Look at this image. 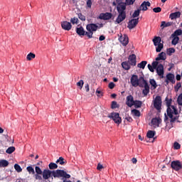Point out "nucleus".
Segmentation results:
<instances>
[{"label":"nucleus","mask_w":182,"mask_h":182,"mask_svg":"<svg viewBox=\"0 0 182 182\" xmlns=\"http://www.w3.org/2000/svg\"><path fill=\"white\" fill-rule=\"evenodd\" d=\"M130 82L134 87H137V86H139V87H144L142 90L144 96H147V94L150 93V86H149V82H147V80H144V77H140L139 78L137 75H132Z\"/></svg>","instance_id":"1"},{"label":"nucleus","mask_w":182,"mask_h":182,"mask_svg":"<svg viewBox=\"0 0 182 182\" xmlns=\"http://www.w3.org/2000/svg\"><path fill=\"white\" fill-rule=\"evenodd\" d=\"M166 105L167 107L166 109V114L168 116L170 119V123L173 124L176 122V120H178L180 119V114H178V109L174 105H171V102H173L172 99H168V97H166Z\"/></svg>","instance_id":"2"},{"label":"nucleus","mask_w":182,"mask_h":182,"mask_svg":"<svg viewBox=\"0 0 182 182\" xmlns=\"http://www.w3.org/2000/svg\"><path fill=\"white\" fill-rule=\"evenodd\" d=\"M117 11L118 12V16L115 22L117 23H122L124 19H126V4L122 3L117 6Z\"/></svg>","instance_id":"3"},{"label":"nucleus","mask_w":182,"mask_h":182,"mask_svg":"<svg viewBox=\"0 0 182 182\" xmlns=\"http://www.w3.org/2000/svg\"><path fill=\"white\" fill-rule=\"evenodd\" d=\"M99 26L96 23H89L86 26V29L88 31L87 33L88 39L93 38V32H96Z\"/></svg>","instance_id":"4"},{"label":"nucleus","mask_w":182,"mask_h":182,"mask_svg":"<svg viewBox=\"0 0 182 182\" xmlns=\"http://www.w3.org/2000/svg\"><path fill=\"white\" fill-rule=\"evenodd\" d=\"M152 41L154 46H157L156 48V52H161V49L164 48V46L161 43V38L160 36H155Z\"/></svg>","instance_id":"5"},{"label":"nucleus","mask_w":182,"mask_h":182,"mask_svg":"<svg viewBox=\"0 0 182 182\" xmlns=\"http://www.w3.org/2000/svg\"><path fill=\"white\" fill-rule=\"evenodd\" d=\"M53 176L54 178L58 177V178L60 177H63V178H70V175L63 170H57L55 172L53 171Z\"/></svg>","instance_id":"6"},{"label":"nucleus","mask_w":182,"mask_h":182,"mask_svg":"<svg viewBox=\"0 0 182 182\" xmlns=\"http://www.w3.org/2000/svg\"><path fill=\"white\" fill-rule=\"evenodd\" d=\"M107 117L112 119L116 124H120L122 123V117H120L119 112H111Z\"/></svg>","instance_id":"7"},{"label":"nucleus","mask_w":182,"mask_h":182,"mask_svg":"<svg viewBox=\"0 0 182 182\" xmlns=\"http://www.w3.org/2000/svg\"><path fill=\"white\" fill-rule=\"evenodd\" d=\"M165 86H168L169 83H171L172 85L176 84V76L174 75V74L171 73H168L166 75V79H165Z\"/></svg>","instance_id":"8"},{"label":"nucleus","mask_w":182,"mask_h":182,"mask_svg":"<svg viewBox=\"0 0 182 182\" xmlns=\"http://www.w3.org/2000/svg\"><path fill=\"white\" fill-rule=\"evenodd\" d=\"M154 107L160 112L161 110V97L156 96L154 100Z\"/></svg>","instance_id":"9"},{"label":"nucleus","mask_w":182,"mask_h":182,"mask_svg":"<svg viewBox=\"0 0 182 182\" xmlns=\"http://www.w3.org/2000/svg\"><path fill=\"white\" fill-rule=\"evenodd\" d=\"M171 167L176 171H178L182 168L181 162L180 161H173L171 164Z\"/></svg>","instance_id":"10"},{"label":"nucleus","mask_w":182,"mask_h":182,"mask_svg":"<svg viewBox=\"0 0 182 182\" xmlns=\"http://www.w3.org/2000/svg\"><path fill=\"white\" fill-rule=\"evenodd\" d=\"M156 70L158 76H159L161 79H163L164 77V65L159 64Z\"/></svg>","instance_id":"11"},{"label":"nucleus","mask_w":182,"mask_h":182,"mask_svg":"<svg viewBox=\"0 0 182 182\" xmlns=\"http://www.w3.org/2000/svg\"><path fill=\"white\" fill-rule=\"evenodd\" d=\"M112 18H113V14L109 12L101 13L99 16V18L103 21H109V19H112Z\"/></svg>","instance_id":"12"},{"label":"nucleus","mask_w":182,"mask_h":182,"mask_svg":"<svg viewBox=\"0 0 182 182\" xmlns=\"http://www.w3.org/2000/svg\"><path fill=\"white\" fill-rule=\"evenodd\" d=\"M138 23H139V18H132L128 22L127 28L129 29H134V28H136V26H137Z\"/></svg>","instance_id":"13"},{"label":"nucleus","mask_w":182,"mask_h":182,"mask_svg":"<svg viewBox=\"0 0 182 182\" xmlns=\"http://www.w3.org/2000/svg\"><path fill=\"white\" fill-rule=\"evenodd\" d=\"M75 31L79 36H87V31H85L83 26L77 27Z\"/></svg>","instance_id":"14"},{"label":"nucleus","mask_w":182,"mask_h":182,"mask_svg":"<svg viewBox=\"0 0 182 182\" xmlns=\"http://www.w3.org/2000/svg\"><path fill=\"white\" fill-rule=\"evenodd\" d=\"M61 28L64 29V31H70L72 29V23L69 21H62L61 22Z\"/></svg>","instance_id":"15"},{"label":"nucleus","mask_w":182,"mask_h":182,"mask_svg":"<svg viewBox=\"0 0 182 182\" xmlns=\"http://www.w3.org/2000/svg\"><path fill=\"white\" fill-rule=\"evenodd\" d=\"M134 102H135L134 97H133L132 95H128L127 97L126 105L127 106H128V107H132L134 104Z\"/></svg>","instance_id":"16"},{"label":"nucleus","mask_w":182,"mask_h":182,"mask_svg":"<svg viewBox=\"0 0 182 182\" xmlns=\"http://www.w3.org/2000/svg\"><path fill=\"white\" fill-rule=\"evenodd\" d=\"M128 63L131 66H136L137 61L136 60V55L134 54H132L128 57Z\"/></svg>","instance_id":"17"},{"label":"nucleus","mask_w":182,"mask_h":182,"mask_svg":"<svg viewBox=\"0 0 182 182\" xmlns=\"http://www.w3.org/2000/svg\"><path fill=\"white\" fill-rule=\"evenodd\" d=\"M160 64H159V61L156 60L154 61L151 65L148 64V69L149 70H150V72L154 73V69H156L157 68H159V65Z\"/></svg>","instance_id":"18"},{"label":"nucleus","mask_w":182,"mask_h":182,"mask_svg":"<svg viewBox=\"0 0 182 182\" xmlns=\"http://www.w3.org/2000/svg\"><path fill=\"white\" fill-rule=\"evenodd\" d=\"M119 42L123 45V46H127L129 44V37L127 35H124V36H121L119 38Z\"/></svg>","instance_id":"19"},{"label":"nucleus","mask_w":182,"mask_h":182,"mask_svg":"<svg viewBox=\"0 0 182 182\" xmlns=\"http://www.w3.org/2000/svg\"><path fill=\"white\" fill-rule=\"evenodd\" d=\"M180 16H181V13L180 11L171 13L169 15V18H170V19H171V21H173L174 19H177V18H180Z\"/></svg>","instance_id":"20"},{"label":"nucleus","mask_w":182,"mask_h":182,"mask_svg":"<svg viewBox=\"0 0 182 182\" xmlns=\"http://www.w3.org/2000/svg\"><path fill=\"white\" fill-rule=\"evenodd\" d=\"M155 136H156V131L149 130L146 133V137L148 139H154V140H156L157 137H154Z\"/></svg>","instance_id":"21"},{"label":"nucleus","mask_w":182,"mask_h":182,"mask_svg":"<svg viewBox=\"0 0 182 182\" xmlns=\"http://www.w3.org/2000/svg\"><path fill=\"white\" fill-rule=\"evenodd\" d=\"M151 4L149 1H144L140 6V9L141 11H147V6H151Z\"/></svg>","instance_id":"22"},{"label":"nucleus","mask_w":182,"mask_h":182,"mask_svg":"<svg viewBox=\"0 0 182 182\" xmlns=\"http://www.w3.org/2000/svg\"><path fill=\"white\" fill-rule=\"evenodd\" d=\"M51 174L52 172L50 171L44 170L43 172V178H44V180H48V178H50Z\"/></svg>","instance_id":"23"},{"label":"nucleus","mask_w":182,"mask_h":182,"mask_svg":"<svg viewBox=\"0 0 182 182\" xmlns=\"http://www.w3.org/2000/svg\"><path fill=\"white\" fill-rule=\"evenodd\" d=\"M151 123L153 126H157V127H159V124L161 123V119L157 117L153 118Z\"/></svg>","instance_id":"24"},{"label":"nucleus","mask_w":182,"mask_h":182,"mask_svg":"<svg viewBox=\"0 0 182 182\" xmlns=\"http://www.w3.org/2000/svg\"><path fill=\"white\" fill-rule=\"evenodd\" d=\"M167 59V57L166 55V53L161 52L159 54V56L156 58V61L159 60H166Z\"/></svg>","instance_id":"25"},{"label":"nucleus","mask_w":182,"mask_h":182,"mask_svg":"<svg viewBox=\"0 0 182 182\" xmlns=\"http://www.w3.org/2000/svg\"><path fill=\"white\" fill-rule=\"evenodd\" d=\"M130 65H132L130 63H128V61H124L122 63V67L124 70H129Z\"/></svg>","instance_id":"26"},{"label":"nucleus","mask_w":182,"mask_h":182,"mask_svg":"<svg viewBox=\"0 0 182 182\" xmlns=\"http://www.w3.org/2000/svg\"><path fill=\"white\" fill-rule=\"evenodd\" d=\"M143 105V102L140 100H135L134 102L133 106H134L135 109H140Z\"/></svg>","instance_id":"27"},{"label":"nucleus","mask_w":182,"mask_h":182,"mask_svg":"<svg viewBox=\"0 0 182 182\" xmlns=\"http://www.w3.org/2000/svg\"><path fill=\"white\" fill-rule=\"evenodd\" d=\"M182 35V30L178 29L171 34V38H174V36H181Z\"/></svg>","instance_id":"28"},{"label":"nucleus","mask_w":182,"mask_h":182,"mask_svg":"<svg viewBox=\"0 0 182 182\" xmlns=\"http://www.w3.org/2000/svg\"><path fill=\"white\" fill-rule=\"evenodd\" d=\"M171 25H173V22L166 23V21H161V28H167L168 26H171Z\"/></svg>","instance_id":"29"},{"label":"nucleus","mask_w":182,"mask_h":182,"mask_svg":"<svg viewBox=\"0 0 182 182\" xmlns=\"http://www.w3.org/2000/svg\"><path fill=\"white\" fill-rule=\"evenodd\" d=\"M149 83H150L151 86L153 87L154 90V89H157V82H156V80L151 79L149 80Z\"/></svg>","instance_id":"30"},{"label":"nucleus","mask_w":182,"mask_h":182,"mask_svg":"<svg viewBox=\"0 0 182 182\" xmlns=\"http://www.w3.org/2000/svg\"><path fill=\"white\" fill-rule=\"evenodd\" d=\"M146 65H147V61H141V63H138L137 68L144 69V68H146Z\"/></svg>","instance_id":"31"},{"label":"nucleus","mask_w":182,"mask_h":182,"mask_svg":"<svg viewBox=\"0 0 182 182\" xmlns=\"http://www.w3.org/2000/svg\"><path fill=\"white\" fill-rule=\"evenodd\" d=\"M9 166V162L6 160L0 161V167H8Z\"/></svg>","instance_id":"32"},{"label":"nucleus","mask_w":182,"mask_h":182,"mask_svg":"<svg viewBox=\"0 0 182 182\" xmlns=\"http://www.w3.org/2000/svg\"><path fill=\"white\" fill-rule=\"evenodd\" d=\"M173 38L171 41L172 45H177L178 43V41H180V38L178 36L171 37Z\"/></svg>","instance_id":"33"},{"label":"nucleus","mask_w":182,"mask_h":182,"mask_svg":"<svg viewBox=\"0 0 182 182\" xmlns=\"http://www.w3.org/2000/svg\"><path fill=\"white\" fill-rule=\"evenodd\" d=\"M35 58H36V55L33 53H30L27 55L26 59L27 60H32V59H35Z\"/></svg>","instance_id":"34"},{"label":"nucleus","mask_w":182,"mask_h":182,"mask_svg":"<svg viewBox=\"0 0 182 182\" xmlns=\"http://www.w3.org/2000/svg\"><path fill=\"white\" fill-rule=\"evenodd\" d=\"M14 151H15V146H10L6 151L7 154H12V153H14Z\"/></svg>","instance_id":"35"},{"label":"nucleus","mask_w":182,"mask_h":182,"mask_svg":"<svg viewBox=\"0 0 182 182\" xmlns=\"http://www.w3.org/2000/svg\"><path fill=\"white\" fill-rule=\"evenodd\" d=\"M132 113H133L134 116H136V117H140V111L138 109H132Z\"/></svg>","instance_id":"36"},{"label":"nucleus","mask_w":182,"mask_h":182,"mask_svg":"<svg viewBox=\"0 0 182 182\" xmlns=\"http://www.w3.org/2000/svg\"><path fill=\"white\" fill-rule=\"evenodd\" d=\"M141 9L136 10L134 14H132V18H137L138 16H140V11Z\"/></svg>","instance_id":"37"},{"label":"nucleus","mask_w":182,"mask_h":182,"mask_svg":"<svg viewBox=\"0 0 182 182\" xmlns=\"http://www.w3.org/2000/svg\"><path fill=\"white\" fill-rule=\"evenodd\" d=\"M173 148L175 150H180V149H181V145L178 142L176 141L173 143Z\"/></svg>","instance_id":"38"},{"label":"nucleus","mask_w":182,"mask_h":182,"mask_svg":"<svg viewBox=\"0 0 182 182\" xmlns=\"http://www.w3.org/2000/svg\"><path fill=\"white\" fill-rule=\"evenodd\" d=\"M14 168L17 173H21L22 171V168H21V166H19L18 164L14 165Z\"/></svg>","instance_id":"39"},{"label":"nucleus","mask_w":182,"mask_h":182,"mask_svg":"<svg viewBox=\"0 0 182 182\" xmlns=\"http://www.w3.org/2000/svg\"><path fill=\"white\" fill-rule=\"evenodd\" d=\"M177 103L178 106H182V93H181L177 98Z\"/></svg>","instance_id":"40"},{"label":"nucleus","mask_w":182,"mask_h":182,"mask_svg":"<svg viewBox=\"0 0 182 182\" xmlns=\"http://www.w3.org/2000/svg\"><path fill=\"white\" fill-rule=\"evenodd\" d=\"M83 85H85V82H83V80H80L78 82H77V86L79 87V89L82 90L83 87Z\"/></svg>","instance_id":"41"},{"label":"nucleus","mask_w":182,"mask_h":182,"mask_svg":"<svg viewBox=\"0 0 182 182\" xmlns=\"http://www.w3.org/2000/svg\"><path fill=\"white\" fill-rule=\"evenodd\" d=\"M58 168V165L55 163H50L49 164V168L50 170H55V168Z\"/></svg>","instance_id":"42"},{"label":"nucleus","mask_w":182,"mask_h":182,"mask_svg":"<svg viewBox=\"0 0 182 182\" xmlns=\"http://www.w3.org/2000/svg\"><path fill=\"white\" fill-rule=\"evenodd\" d=\"M134 2H136V0H126V2L124 4H125V6L133 5V4H134Z\"/></svg>","instance_id":"43"},{"label":"nucleus","mask_w":182,"mask_h":182,"mask_svg":"<svg viewBox=\"0 0 182 182\" xmlns=\"http://www.w3.org/2000/svg\"><path fill=\"white\" fill-rule=\"evenodd\" d=\"M174 52H176V49H174L173 48H170L168 49V55L169 56H171V54L174 53Z\"/></svg>","instance_id":"44"},{"label":"nucleus","mask_w":182,"mask_h":182,"mask_svg":"<svg viewBox=\"0 0 182 182\" xmlns=\"http://www.w3.org/2000/svg\"><path fill=\"white\" fill-rule=\"evenodd\" d=\"M78 21H79V19H77V18H76V17H74L70 19V22H71V23H73V25H75V23L77 24Z\"/></svg>","instance_id":"45"},{"label":"nucleus","mask_w":182,"mask_h":182,"mask_svg":"<svg viewBox=\"0 0 182 182\" xmlns=\"http://www.w3.org/2000/svg\"><path fill=\"white\" fill-rule=\"evenodd\" d=\"M78 18L80 21H86V16H83L81 13L78 14Z\"/></svg>","instance_id":"46"},{"label":"nucleus","mask_w":182,"mask_h":182,"mask_svg":"<svg viewBox=\"0 0 182 182\" xmlns=\"http://www.w3.org/2000/svg\"><path fill=\"white\" fill-rule=\"evenodd\" d=\"M111 107H112V109H117V102H116V101H112V102Z\"/></svg>","instance_id":"47"},{"label":"nucleus","mask_w":182,"mask_h":182,"mask_svg":"<svg viewBox=\"0 0 182 182\" xmlns=\"http://www.w3.org/2000/svg\"><path fill=\"white\" fill-rule=\"evenodd\" d=\"M153 11L155 14H159V12H161V9L160 7H156L153 9Z\"/></svg>","instance_id":"48"},{"label":"nucleus","mask_w":182,"mask_h":182,"mask_svg":"<svg viewBox=\"0 0 182 182\" xmlns=\"http://www.w3.org/2000/svg\"><path fill=\"white\" fill-rule=\"evenodd\" d=\"M27 171H28V173H35V170L33 169V168L32 166H28L27 167Z\"/></svg>","instance_id":"49"},{"label":"nucleus","mask_w":182,"mask_h":182,"mask_svg":"<svg viewBox=\"0 0 182 182\" xmlns=\"http://www.w3.org/2000/svg\"><path fill=\"white\" fill-rule=\"evenodd\" d=\"M36 173H37V174H42V170L39 166H36Z\"/></svg>","instance_id":"50"},{"label":"nucleus","mask_w":182,"mask_h":182,"mask_svg":"<svg viewBox=\"0 0 182 182\" xmlns=\"http://www.w3.org/2000/svg\"><path fill=\"white\" fill-rule=\"evenodd\" d=\"M181 87V82H177L176 85L174 87V89L176 90H178Z\"/></svg>","instance_id":"51"},{"label":"nucleus","mask_w":182,"mask_h":182,"mask_svg":"<svg viewBox=\"0 0 182 182\" xmlns=\"http://www.w3.org/2000/svg\"><path fill=\"white\" fill-rule=\"evenodd\" d=\"M114 86H116V85H114V82H109L108 85V87L109 89H114Z\"/></svg>","instance_id":"52"},{"label":"nucleus","mask_w":182,"mask_h":182,"mask_svg":"<svg viewBox=\"0 0 182 182\" xmlns=\"http://www.w3.org/2000/svg\"><path fill=\"white\" fill-rule=\"evenodd\" d=\"M102 168H103V165H102L100 163H99L97 166V170L102 171Z\"/></svg>","instance_id":"53"},{"label":"nucleus","mask_w":182,"mask_h":182,"mask_svg":"<svg viewBox=\"0 0 182 182\" xmlns=\"http://www.w3.org/2000/svg\"><path fill=\"white\" fill-rule=\"evenodd\" d=\"M29 157H31V159H35V160H38V159H39V155H36L35 157V155H33V154H32L29 156Z\"/></svg>","instance_id":"54"},{"label":"nucleus","mask_w":182,"mask_h":182,"mask_svg":"<svg viewBox=\"0 0 182 182\" xmlns=\"http://www.w3.org/2000/svg\"><path fill=\"white\" fill-rule=\"evenodd\" d=\"M87 8H92V0L87 1Z\"/></svg>","instance_id":"55"},{"label":"nucleus","mask_w":182,"mask_h":182,"mask_svg":"<svg viewBox=\"0 0 182 182\" xmlns=\"http://www.w3.org/2000/svg\"><path fill=\"white\" fill-rule=\"evenodd\" d=\"M126 120H127V122H129V123H132V122H133V118H132L131 117H127Z\"/></svg>","instance_id":"56"},{"label":"nucleus","mask_w":182,"mask_h":182,"mask_svg":"<svg viewBox=\"0 0 182 182\" xmlns=\"http://www.w3.org/2000/svg\"><path fill=\"white\" fill-rule=\"evenodd\" d=\"M106 39V37H105V36H100L99 38V41H100V42H102V41H105Z\"/></svg>","instance_id":"57"},{"label":"nucleus","mask_w":182,"mask_h":182,"mask_svg":"<svg viewBox=\"0 0 182 182\" xmlns=\"http://www.w3.org/2000/svg\"><path fill=\"white\" fill-rule=\"evenodd\" d=\"M56 163H60V164H65L66 161H64L63 160H57Z\"/></svg>","instance_id":"58"},{"label":"nucleus","mask_w":182,"mask_h":182,"mask_svg":"<svg viewBox=\"0 0 182 182\" xmlns=\"http://www.w3.org/2000/svg\"><path fill=\"white\" fill-rule=\"evenodd\" d=\"M176 80H181V75H180L178 74L176 75Z\"/></svg>","instance_id":"59"},{"label":"nucleus","mask_w":182,"mask_h":182,"mask_svg":"<svg viewBox=\"0 0 182 182\" xmlns=\"http://www.w3.org/2000/svg\"><path fill=\"white\" fill-rule=\"evenodd\" d=\"M168 120V115L166 113L164 114V122H166Z\"/></svg>","instance_id":"60"},{"label":"nucleus","mask_w":182,"mask_h":182,"mask_svg":"<svg viewBox=\"0 0 182 182\" xmlns=\"http://www.w3.org/2000/svg\"><path fill=\"white\" fill-rule=\"evenodd\" d=\"M96 93H97L98 95H101L102 96L103 95H102V91L100 90L99 89H97V90H96Z\"/></svg>","instance_id":"61"},{"label":"nucleus","mask_w":182,"mask_h":182,"mask_svg":"<svg viewBox=\"0 0 182 182\" xmlns=\"http://www.w3.org/2000/svg\"><path fill=\"white\" fill-rule=\"evenodd\" d=\"M85 89H86V92H89L90 87H89L88 84H87V85H85Z\"/></svg>","instance_id":"62"},{"label":"nucleus","mask_w":182,"mask_h":182,"mask_svg":"<svg viewBox=\"0 0 182 182\" xmlns=\"http://www.w3.org/2000/svg\"><path fill=\"white\" fill-rule=\"evenodd\" d=\"M117 4H118V5H122V0H116Z\"/></svg>","instance_id":"63"},{"label":"nucleus","mask_w":182,"mask_h":182,"mask_svg":"<svg viewBox=\"0 0 182 182\" xmlns=\"http://www.w3.org/2000/svg\"><path fill=\"white\" fill-rule=\"evenodd\" d=\"M116 96H117V95H116V94H112L111 95V97H112L113 99H114L116 97Z\"/></svg>","instance_id":"64"}]
</instances>
